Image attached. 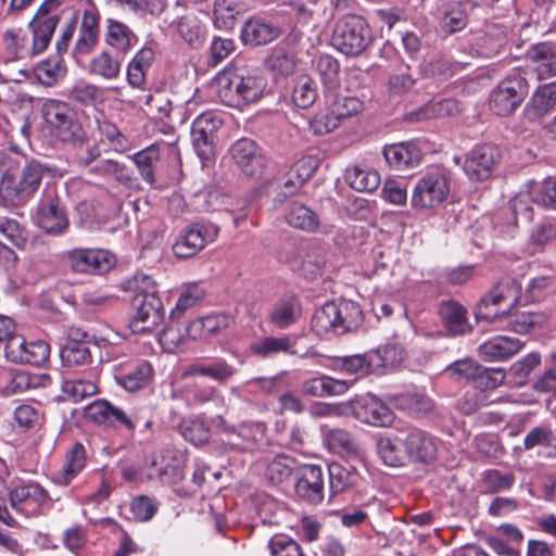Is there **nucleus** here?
Instances as JSON below:
<instances>
[{"label":"nucleus","instance_id":"72a5a7b5","mask_svg":"<svg viewBox=\"0 0 556 556\" xmlns=\"http://www.w3.org/2000/svg\"><path fill=\"white\" fill-rule=\"evenodd\" d=\"M283 218L290 227L306 232L317 231L320 225L317 213L300 202H292L286 210Z\"/></svg>","mask_w":556,"mask_h":556},{"label":"nucleus","instance_id":"ddd939ff","mask_svg":"<svg viewBox=\"0 0 556 556\" xmlns=\"http://www.w3.org/2000/svg\"><path fill=\"white\" fill-rule=\"evenodd\" d=\"M59 4L60 0H46L28 25L33 33L30 45L35 54L42 53L51 41L60 18L56 14H49V11Z\"/></svg>","mask_w":556,"mask_h":556},{"label":"nucleus","instance_id":"a18cd8bd","mask_svg":"<svg viewBox=\"0 0 556 556\" xmlns=\"http://www.w3.org/2000/svg\"><path fill=\"white\" fill-rule=\"evenodd\" d=\"M152 368L150 364L141 362L127 371L115 376L116 382L125 390L135 392L146 387L151 378Z\"/></svg>","mask_w":556,"mask_h":556},{"label":"nucleus","instance_id":"a878e982","mask_svg":"<svg viewBox=\"0 0 556 556\" xmlns=\"http://www.w3.org/2000/svg\"><path fill=\"white\" fill-rule=\"evenodd\" d=\"M556 105V81L536 88L527 103L525 114L528 119L536 121L548 114Z\"/></svg>","mask_w":556,"mask_h":556},{"label":"nucleus","instance_id":"052dcab7","mask_svg":"<svg viewBox=\"0 0 556 556\" xmlns=\"http://www.w3.org/2000/svg\"><path fill=\"white\" fill-rule=\"evenodd\" d=\"M330 105L341 122L358 115L365 109L364 101L359 97L352 94H339Z\"/></svg>","mask_w":556,"mask_h":556},{"label":"nucleus","instance_id":"b1692460","mask_svg":"<svg viewBox=\"0 0 556 556\" xmlns=\"http://www.w3.org/2000/svg\"><path fill=\"white\" fill-rule=\"evenodd\" d=\"M523 348L519 339L495 336L479 346V353L486 362H503L516 355Z\"/></svg>","mask_w":556,"mask_h":556},{"label":"nucleus","instance_id":"e2e57ef3","mask_svg":"<svg viewBox=\"0 0 556 556\" xmlns=\"http://www.w3.org/2000/svg\"><path fill=\"white\" fill-rule=\"evenodd\" d=\"M56 137L63 142H70L73 146H80L87 140L86 131L81 124L72 113L55 130Z\"/></svg>","mask_w":556,"mask_h":556},{"label":"nucleus","instance_id":"864d4df0","mask_svg":"<svg viewBox=\"0 0 556 556\" xmlns=\"http://www.w3.org/2000/svg\"><path fill=\"white\" fill-rule=\"evenodd\" d=\"M179 36L192 47H199L205 39V26L194 14L182 16L177 23Z\"/></svg>","mask_w":556,"mask_h":556},{"label":"nucleus","instance_id":"dca6fc26","mask_svg":"<svg viewBox=\"0 0 556 556\" xmlns=\"http://www.w3.org/2000/svg\"><path fill=\"white\" fill-rule=\"evenodd\" d=\"M229 154L238 168L248 177L260 178L265 169V157L260 147L249 138H241L231 144Z\"/></svg>","mask_w":556,"mask_h":556},{"label":"nucleus","instance_id":"393cba45","mask_svg":"<svg viewBox=\"0 0 556 556\" xmlns=\"http://www.w3.org/2000/svg\"><path fill=\"white\" fill-rule=\"evenodd\" d=\"M47 501L48 494L38 483L17 485L10 493L11 505L17 510L35 511Z\"/></svg>","mask_w":556,"mask_h":556},{"label":"nucleus","instance_id":"c85d7f7f","mask_svg":"<svg viewBox=\"0 0 556 556\" xmlns=\"http://www.w3.org/2000/svg\"><path fill=\"white\" fill-rule=\"evenodd\" d=\"M323 440L329 451L342 457L353 458L358 455V446L355 440L343 429L320 427Z\"/></svg>","mask_w":556,"mask_h":556},{"label":"nucleus","instance_id":"69168bd1","mask_svg":"<svg viewBox=\"0 0 556 556\" xmlns=\"http://www.w3.org/2000/svg\"><path fill=\"white\" fill-rule=\"evenodd\" d=\"M204 290L198 283H190L181 292L175 308L170 313L172 318L184 314L187 309L197 305L204 298Z\"/></svg>","mask_w":556,"mask_h":556},{"label":"nucleus","instance_id":"7c9ffc66","mask_svg":"<svg viewBox=\"0 0 556 556\" xmlns=\"http://www.w3.org/2000/svg\"><path fill=\"white\" fill-rule=\"evenodd\" d=\"M319 160L314 155H305L298 160L288 173L283 182L286 195L295 193L314 174L318 167Z\"/></svg>","mask_w":556,"mask_h":556},{"label":"nucleus","instance_id":"58836bf2","mask_svg":"<svg viewBox=\"0 0 556 556\" xmlns=\"http://www.w3.org/2000/svg\"><path fill=\"white\" fill-rule=\"evenodd\" d=\"M371 368L376 374H383L387 370L397 367L405 357L404 349L397 343H387L370 351Z\"/></svg>","mask_w":556,"mask_h":556},{"label":"nucleus","instance_id":"603ef678","mask_svg":"<svg viewBox=\"0 0 556 556\" xmlns=\"http://www.w3.org/2000/svg\"><path fill=\"white\" fill-rule=\"evenodd\" d=\"M252 351L261 357H271L279 353L294 354L293 343L287 336L265 337L253 343Z\"/></svg>","mask_w":556,"mask_h":556},{"label":"nucleus","instance_id":"5701e85b","mask_svg":"<svg viewBox=\"0 0 556 556\" xmlns=\"http://www.w3.org/2000/svg\"><path fill=\"white\" fill-rule=\"evenodd\" d=\"M382 153L386 162L396 170L413 168L421 161V152L413 142L387 144Z\"/></svg>","mask_w":556,"mask_h":556},{"label":"nucleus","instance_id":"4468645a","mask_svg":"<svg viewBox=\"0 0 556 556\" xmlns=\"http://www.w3.org/2000/svg\"><path fill=\"white\" fill-rule=\"evenodd\" d=\"M500 160L501 151L496 146H478L466 156L464 170L470 180L483 181L492 176Z\"/></svg>","mask_w":556,"mask_h":556},{"label":"nucleus","instance_id":"20e7f679","mask_svg":"<svg viewBox=\"0 0 556 556\" xmlns=\"http://www.w3.org/2000/svg\"><path fill=\"white\" fill-rule=\"evenodd\" d=\"M138 289L134 299L136 311L128 327L132 333L140 334L154 330L163 321L165 311L156 282L150 276H141Z\"/></svg>","mask_w":556,"mask_h":556},{"label":"nucleus","instance_id":"de8ad7c7","mask_svg":"<svg viewBox=\"0 0 556 556\" xmlns=\"http://www.w3.org/2000/svg\"><path fill=\"white\" fill-rule=\"evenodd\" d=\"M392 263V249L381 245L376 247L371 251L367 267L365 268V275L369 278H386L388 275L393 274V269L390 268Z\"/></svg>","mask_w":556,"mask_h":556},{"label":"nucleus","instance_id":"09e8293b","mask_svg":"<svg viewBox=\"0 0 556 556\" xmlns=\"http://www.w3.org/2000/svg\"><path fill=\"white\" fill-rule=\"evenodd\" d=\"M105 40L111 47L125 52L134 46L137 37L126 24L109 18Z\"/></svg>","mask_w":556,"mask_h":556},{"label":"nucleus","instance_id":"0eeeda50","mask_svg":"<svg viewBox=\"0 0 556 556\" xmlns=\"http://www.w3.org/2000/svg\"><path fill=\"white\" fill-rule=\"evenodd\" d=\"M525 77L514 74L505 77L490 94V109L500 116L513 113L528 94Z\"/></svg>","mask_w":556,"mask_h":556},{"label":"nucleus","instance_id":"6e6d98bb","mask_svg":"<svg viewBox=\"0 0 556 556\" xmlns=\"http://www.w3.org/2000/svg\"><path fill=\"white\" fill-rule=\"evenodd\" d=\"M295 466V460L287 455H277L268 460L265 469V477L274 484L288 479Z\"/></svg>","mask_w":556,"mask_h":556},{"label":"nucleus","instance_id":"2eb2a0df","mask_svg":"<svg viewBox=\"0 0 556 556\" xmlns=\"http://www.w3.org/2000/svg\"><path fill=\"white\" fill-rule=\"evenodd\" d=\"M5 357L13 363L41 365L49 355V345L41 340L27 341L23 336L11 337L5 344Z\"/></svg>","mask_w":556,"mask_h":556},{"label":"nucleus","instance_id":"f8f14e48","mask_svg":"<svg viewBox=\"0 0 556 556\" xmlns=\"http://www.w3.org/2000/svg\"><path fill=\"white\" fill-rule=\"evenodd\" d=\"M520 289L521 287L516 279L510 277L501 279L490 292L481 299L477 313L478 317L486 320L496 319L501 314L493 312L491 306L507 303L509 308H513L519 301Z\"/></svg>","mask_w":556,"mask_h":556},{"label":"nucleus","instance_id":"a19ab883","mask_svg":"<svg viewBox=\"0 0 556 556\" xmlns=\"http://www.w3.org/2000/svg\"><path fill=\"white\" fill-rule=\"evenodd\" d=\"M302 389L305 394L325 397L345 393L349 389V383L329 376H320L304 381Z\"/></svg>","mask_w":556,"mask_h":556},{"label":"nucleus","instance_id":"2f4dec72","mask_svg":"<svg viewBox=\"0 0 556 556\" xmlns=\"http://www.w3.org/2000/svg\"><path fill=\"white\" fill-rule=\"evenodd\" d=\"M85 465V447L80 443H75L67 451L62 468L52 475V481L60 485H67L83 470Z\"/></svg>","mask_w":556,"mask_h":556},{"label":"nucleus","instance_id":"5fc2aeb1","mask_svg":"<svg viewBox=\"0 0 556 556\" xmlns=\"http://www.w3.org/2000/svg\"><path fill=\"white\" fill-rule=\"evenodd\" d=\"M131 159L143 180L152 185L155 181L154 167L160 160L159 143H153L135 153Z\"/></svg>","mask_w":556,"mask_h":556},{"label":"nucleus","instance_id":"338daca9","mask_svg":"<svg viewBox=\"0 0 556 556\" xmlns=\"http://www.w3.org/2000/svg\"><path fill=\"white\" fill-rule=\"evenodd\" d=\"M466 25V14L460 3L454 2L444 7L441 26L450 33L460 30Z\"/></svg>","mask_w":556,"mask_h":556},{"label":"nucleus","instance_id":"c9c22d12","mask_svg":"<svg viewBox=\"0 0 556 556\" xmlns=\"http://www.w3.org/2000/svg\"><path fill=\"white\" fill-rule=\"evenodd\" d=\"M402 438V432H399L381 437L377 441V453L387 466L401 467L408 460Z\"/></svg>","mask_w":556,"mask_h":556},{"label":"nucleus","instance_id":"c756f323","mask_svg":"<svg viewBox=\"0 0 556 556\" xmlns=\"http://www.w3.org/2000/svg\"><path fill=\"white\" fill-rule=\"evenodd\" d=\"M38 378L26 371L0 366V392L13 395L36 388Z\"/></svg>","mask_w":556,"mask_h":556},{"label":"nucleus","instance_id":"680f3d73","mask_svg":"<svg viewBox=\"0 0 556 556\" xmlns=\"http://www.w3.org/2000/svg\"><path fill=\"white\" fill-rule=\"evenodd\" d=\"M317 98V90L313 79L307 75L299 76L293 87L292 100L299 108H308Z\"/></svg>","mask_w":556,"mask_h":556},{"label":"nucleus","instance_id":"79ce46f5","mask_svg":"<svg viewBox=\"0 0 556 556\" xmlns=\"http://www.w3.org/2000/svg\"><path fill=\"white\" fill-rule=\"evenodd\" d=\"M330 491L333 494L342 493L356 486L361 480L357 470L351 465L331 463L328 467Z\"/></svg>","mask_w":556,"mask_h":556},{"label":"nucleus","instance_id":"a211bd4d","mask_svg":"<svg viewBox=\"0 0 556 556\" xmlns=\"http://www.w3.org/2000/svg\"><path fill=\"white\" fill-rule=\"evenodd\" d=\"M34 220L38 227L50 235H61L68 227L66 210L55 195H48L40 201Z\"/></svg>","mask_w":556,"mask_h":556},{"label":"nucleus","instance_id":"9d476101","mask_svg":"<svg viewBox=\"0 0 556 556\" xmlns=\"http://www.w3.org/2000/svg\"><path fill=\"white\" fill-rule=\"evenodd\" d=\"M220 125V118L213 112L202 113L192 122V144L203 166L215 155V132Z\"/></svg>","mask_w":556,"mask_h":556},{"label":"nucleus","instance_id":"8fccbe9b","mask_svg":"<svg viewBox=\"0 0 556 556\" xmlns=\"http://www.w3.org/2000/svg\"><path fill=\"white\" fill-rule=\"evenodd\" d=\"M315 68L327 92H333L340 85V64L329 54H321L315 61Z\"/></svg>","mask_w":556,"mask_h":556},{"label":"nucleus","instance_id":"423d86ee","mask_svg":"<svg viewBox=\"0 0 556 556\" xmlns=\"http://www.w3.org/2000/svg\"><path fill=\"white\" fill-rule=\"evenodd\" d=\"M371 34L366 21L359 15L349 14L334 24L331 45L346 56L361 54L370 43Z\"/></svg>","mask_w":556,"mask_h":556},{"label":"nucleus","instance_id":"f257e3e1","mask_svg":"<svg viewBox=\"0 0 556 556\" xmlns=\"http://www.w3.org/2000/svg\"><path fill=\"white\" fill-rule=\"evenodd\" d=\"M363 312L359 305L351 300L328 302L317 309L312 319V329L319 337L343 334L361 326Z\"/></svg>","mask_w":556,"mask_h":556},{"label":"nucleus","instance_id":"bf43d9fd","mask_svg":"<svg viewBox=\"0 0 556 556\" xmlns=\"http://www.w3.org/2000/svg\"><path fill=\"white\" fill-rule=\"evenodd\" d=\"M216 426L222 427L225 432L237 433L245 442L258 443L265 438L266 426L263 422L242 424L238 430L232 426H227L220 417L216 419Z\"/></svg>","mask_w":556,"mask_h":556},{"label":"nucleus","instance_id":"9b49d317","mask_svg":"<svg viewBox=\"0 0 556 556\" xmlns=\"http://www.w3.org/2000/svg\"><path fill=\"white\" fill-rule=\"evenodd\" d=\"M184 478L182 462L173 451L155 452L146 459V480L172 484Z\"/></svg>","mask_w":556,"mask_h":556},{"label":"nucleus","instance_id":"e433bc0d","mask_svg":"<svg viewBox=\"0 0 556 556\" xmlns=\"http://www.w3.org/2000/svg\"><path fill=\"white\" fill-rule=\"evenodd\" d=\"M248 7L241 0H214L213 23L219 29H232L238 16L242 15Z\"/></svg>","mask_w":556,"mask_h":556},{"label":"nucleus","instance_id":"4d7b16f0","mask_svg":"<svg viewBox=\"0 0 556 556\" xmlns=\"http://www.w3.org/2000/svg\"><path fill=\"white\" fill-rule=\"evenodd\" d=\"M98 392L94 381L86 379L66 380L62 384L64 399L72 402H80Z\"/></svg>","mask_w":556,"mask_h":556},{"label":"nucleus","instance_id":"c03bdc74","mask_svg":"<svg viewBox=\"0 0 556 556\" xmlns=\"http://www.w3.org/2000/svg\"><path fill=\"white\" fill-rule=\"evenodd\" d=\"M122 61L111 52L102 51L94 55L88 66L90 74L103 79L112 80L119 76Z\"/></svg>","mask_w":556,"mask_h":556},{"label":"nucleus","instance_id":"49530a36","mask_svg":"<svg viewBox=\"0 0 556 556\" xmlns=\"http://www.w3.org/2000/svg\"><path fill=\"white\" fill-rule=\"evenodd\" d=\"M5 52L12 60L26 59L35 55L31 45L22 29L10 28L3 34Z\"/></svg>","mask_w":556,"mask_h":556},{"label":"nucleus","instance_id":"6ab92c4d","mask_svg":"<svg viewBox=\"0 0 556 556\" xmlns=\"http://www.w3.org/2000/svg\"><path fill=\"white\" fill-rule=\"evenodd\" d=\"M402 445L405 447L408 460L429 463L435 458L437 442L429 433L412 428L402 431Z\"/></svg>","mask_w":556,"mask_h":556},{"label":"nucleus","instance_id":"f3484780","mask_svg":"<svg viewBox=\"0 0 556 556\" xmlns=\"http://www.w3.org/2000/svg\"><path fill=\"white\" fill-rule=\"evenodd\" d=\"M71 268L83 274L106 273L115 263L113 254L102 249H74L67 252Z\"/></svg>","mask_w":556,"mask_h":556},{"label":"nucleus","instance_id":"0e129e2a","mask_svg":"<svg viewBox=\"0 0 556 556\" xmlns=\"http://www.w3.org/2000/svg\"><path fill=\"white\" fill-rule=\"evenodd\" d=\"M61 358L66 366H80L90 361L91 354L85 343L67 342L61 350Z\"/></svg>","mask_w":556,"mask_h":556},{"label":"nucleus","instance_id":"ea45409f","mask_svg":"<svg viewBox=\"0 0 556 556\" xmlns=\"http://www.w3.org/2000/svg\"><path fill=\"white\" fill-rule=\"evenodd\" d=\"M507 317L508 329L516 333H528L534 327H542L547 323V315L542 312H513L511 308L503 311L500 317Z\"/></svg>","mask_w":556,"mask_h":556},{"label":"nucleus","instance_id":"6e6552de","mask_svg":"<svg viewBox=\"0 0 556 556\" xmlns=\"http://www.w3.org/2000/svg\"><path fill=\"white\" fill-rule=\"evenodd\" d=\"M445 372L459 381H470L476 388L494 389L500 386L504 378L501 368H483L472 358H465L448 365Z\"/></svg>","mask_w":556,"mask_h":556},{"label":"nucleus","instance_id":"473e14b6","mask_svg":"<svg viewBox=\"0 0 556 556\" xmlns=\"http://www.w3.org/2000/svg\"><path fill=\"white\" fill-rule=\"evenodd\" d=\"M237 369L225 359L218 358L208 363H195L186 368L184 376H206L225 384L232 378Z\"/></svg>","mask_w":556,"mask_h":556},{"label":"nucleus","instance_id":"39448f33","mask_svg":"<svg viewBox=\"0 0 556 556\" xmlns=\"http://www.w3.org/2000/svg\"><path fill=\"white\" fill-rule=\"evenodd\" d=\"M451 184V174L444 168L437 167L424 173L412 191L413 208L430 211L439 207L447 200Z\"/></svg>","mask_w":556,"mask_h":556},{"label":"nucleus","instance_id":"7ed1b4c3","mask_svg":"<svg viewBox=\"0 0 556 556\" xmlns=\"http://www.w3.org/2000/svg\"><path fill=\"white\" fill-rule=\"evenodd\" d=\"M49 168L38 162H27L17 175L4 173L0 179V200L7 206L25 204L36 193Z\"/></svg>","mask_w":556,"mask_h":556},{"label":"nucleus","instance_id":"13d9d810","mask_svg":"<svg viewBox=\"0 0 556 556\" xmlns=\"http://www.w3.org/2000/svg\"><path fill=\"white\" fill-rule=\"evenodd\" d=\"M186 339L185 325L179 324L172 317L169 324L159 336V341L163 350L169 353H174L179 349L186 342Z\"/></svg>","mask_w":556,"mask_h":556},{"label":"nucleus","instance_id":"37998d69","mask_svg":"<svg viewBox=\"0 0 556 556\" xmlns=\"http://www.w3.org/2000/svg\"><path fill=\"white\" fill-rule=\"evenodd\" d=\"M300 315V304L294 295L280 298L271 307L270 321L278 328H287L295 323Z\"/></svg>","mask_w":556,"mask_h":556},{"label":"nucleus","instance_id":"bb28decb","mask_svg":"<svg viewBox=\"0 0 556 556\" xmlns=\"http://www.w3.org/2000/svg\"><path fill=\"white\" fill-rule=\"evenodd\" d=\"M528 56L539 79H547L556 75V47L554 45L538 43L529 50Z\"/></svg>","mask_w":556,"mask_h":556},{"label":"nucleus","instance_id":"1a4fd4ad","mask_svg":"<svg viewBox=\"0 0 556 556\" xmlns=\"http://www.w3.org/2000/svg\"><path fill=\"white\" fill-rule=\"evenodd\" d=\"M218 235V227L212 223H195L186 227L173 244V253L178 258L197 255Z\"/></svg>","mask_w":556,"mask_h":556},{"label":"nucleus","instance_id":"f704fd0d","mask_svg":"<svg viewBox=\"0 0 556 556\" xmlns=\"http://www.w3.org/2000/svg\"><path fill=\"white\" fill-rule=\"evenodd\" d=\"M439 315L450 334L458 336L470 331L467 311L459 303L454 301L442 303L439 309Z\"/></svg>","mask_w":556,"mask_h":556},{"label":"nucleus","instance_id":"f03ea898","mask_svg":"<svg viewBox=\"0 0 556 556\" xmlns=\"http://www.w3.org/2000/svg\"><path fill=\"white\" fill-rule=\"evenodd\" d=\"M214 87L220 102L230 108L242 109L262 97L265 84L262 77L255 75L225 71L216 76Z\"/></svg>","mask_w":556,"mask_h":556},{"label":"nucleus","instance_id":"cd10ccee","mask_svg":"<svg viewBox=\"0 0 556 556\" xmlns=\"http://www.w3.org/2000/svg\"><path fill=\"white\" fill-rule=\"evenodd\" d=\"M280 35V28L262 18H250L241 30V38L245 45L260 46L271 42Z\"/></svg>","mask_w":556,"mask_h":556},{"label":"nucleus","instance_id":"774afa93","mask_svg":"<svg viewBox=\"0 0 556 556\" xmlns=\"http://www.w3.org/2000/svg\"><path fill=\"white\" fill-rule=\"evenodd\" d=\"M37 79L46 86H51L65 75V67L59 60H45L35 68Z\"/></svg>","mask_w":556,"mask_h":556},{"label":"nucleus","instance_id":"3c124183","mask_svg":"<svg viewBox=\"0 0 556 556\" xmlns=\"http://www.w3.org/2000/svg\"><path fill=\"white\" fill-rule=\"evenodd\" d=\"M345 179L350 187L358 192H371L380 184V176L377 170L359 166L348 169Z\"/></svg>","mask_w":556,"mask_h":556},{"label":"nucleus","instance_id":"4be33fe9","mask_svg":"<svg viewBox=\"0 0 556 556\" xmlns=\"http://www.w3.org/2000/svg\"><path fill=\"white\" fill-rule=\"evenodd\" d=\"M86 415L98 424L123 426L128 430L135 429V424L127 414L105 400H98L89 404L86 407Z\"/></svg>","mask_w":556,"mask_h":556},{"label":"nucleus","instance_id":"aec40b11","mask_svg":"<svg viewBox=\"0 0 556 556\" xmlns=\"http://www.w3.org/2000/svg\"><path fill=\"white\" fill-rule=\"evenodd\" d=\"M353 410L358 420L371 426L384 427L392 422L391 409L377 396L365 394L353 403Z\"/></svg>","mask_w":556,"mask_h":556},{"label":"nucleus","instance_id":"4c0bfd02","mask_svg":"<svg viewBox=\"0 0 556 556\" xmlns=\"http://www.w3.org/2000/svg\"><path fill=\"white\" fill-rule=\"evenodd\" d=\"M154 50L151 47L141 48L127 66V81L131 87L143 88L147 73L154 62Z\"/></svg>","mask_w":556,"mask_h":556},{"label":"nucleus","instance_id":"412c9836","mask_svg":"<svg viewBox=\"0 0 556 556\" xmlns=\"http://www.w3.org/2000/svg\"><path fill=\"white\" fill-rule=\"evenodd\" d=\"M296 494L312 503H317L324 496L323 470L316 465H304L301 467L296 483Z\"/></svg>","mask_w":556,"mask_h":556}]
</instances>
